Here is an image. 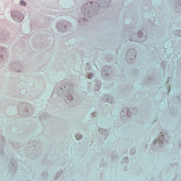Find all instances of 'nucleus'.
<instances>
[{"mask_svg": "<svg viewBox=\"0 0 181 181\" xmlns=\"http://www.w3.org/2000/svg\"><path fill=\"white\" fill-rule=\"evenodd\" d=\"M21 5H23L24 6L26 5V2L21 1Z\"/></svg>", "mask_w": 181, "mask_h": 181, "instance_id": "obj_1", "label": "nucleus"}, {"mask_svg": "<svg viewBox=\"0 0 181 181\" xmlns=\"http://www.w3.org/2000/svg\"><path fill=\"white\" fill-rule=\"evenodd\" d=\"M76 139H78V137H76Z\"/></svg>", "mask_w": 181, "mask_h": 181, "instance_id": "obj_3", "label": "nucleus"}, {"mask_svg": "<svg viewBox=\"0 0 181 181\" xmlns=\"http://www.w3.org/2000/svg\"><path fill=\"white\" fill-rule=\"evenodd\" d=\"M94 75L93 74H90V76H88V78H91Z\"/></svg>", "mask_w": 181, "mask_h": 181, "instance_id": "obj_2", "label": "nucleus"}]
</instances>
